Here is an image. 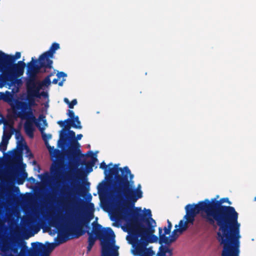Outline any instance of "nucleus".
I'll use <instances>...</instances> for the list:
<instances>
[{
	"instance_id": "33",
	"label": "nucleus",
	"mask_w": 256,
	"mask_h": 256,
	"mask_svg": "<svg viewBox=\"0 0 256 256\" xmlns=\"http://www.w3.org/2000/svg\"><path fill=\"white\" fill-rule=\"evenodd\" d=\"M78 103L77 100L76 99H74L72 100V102H70L68 104V106L70 108H73L74 106L76 105Z\"/></svg>"
},
{
	"instance_id": "35",
	"label": "nucleus",
	"mask_w": 256,
	"mask_h": 256,
	"mask_svg": "<svg viewBox=\"0 0 256 256\" xmlns=\"http://www.w3.org/2000/svg\"><path fill=\"white\" fill-rule=\"evenodd\" d=\"M56 76L58 78H60L61 77H66L67 76L66 74L63 72H58Z\"/></svg>"
},
{
	"instance_id": "14",
	"label": "nucleus",
	"mask_w": 256,
	"mask_h": 256,
	"mask_svg": "<svg viewBox=\"0 0 256 256\" xmlns=\"http://www.w3.org/2000/svg\"><path fill=\"white\" fill-rule=\"evenodd\" d=\"M134 174L130 172L128 177L124 178L122 184V186L118 192H142V186L140 184L136 187L135 186L134 181Z\"/></svg>"
},
{
	"instance_id": "19",
	"label": "nucleus",
	"mask_w": 256,
	"mask_h": 256,
	"mask_svg": "<svg viewBox=\"0 0 256 256\" xmlns=\"http://www.w3.org/2000/svg\"><path fill=\"white\" fill-rule=\"evenodd\" d=\"M118 252L113 246V244L106 241L102 242L101 256H118Z\"/></svg>"
},
{
	"instance_id": "34",
	"label": "nucleus",
	"mask_w": 256,
	"mask_h": 256,
	"mask_svg": "<svg viewBox=\"0 0 256 256\" xmlns=\"http://www.w3.org/2000/svg\"><path fill=\"white\" fill-rule=\"evenodd\" d=\"M26 146V156H28L30 158H32L33 157V154L30 152V150Z\"/></svg>"
},
{
	"instance_id": "18",
	"label": "nucleus",
	"mask_w": 256,
	"mask_h": 256,
	"mask_svg": "<svg viewBox=\"0 0 256 256\" xmlns=\"http://www.w3.org/2000/svg\"><path fill=\"white\" fill-rule=\"evenodd\" d=\"M53 180V182L51 183L48 182V186L50 190L45 189L46 185L42 182H37L36 184L32 186V190L30 192H59L61 190H57L54 187V180Z\"/></svg>"
},
{
	"instance_id": "22",
	"label": "nucleus",
	"mask_w": 256,
	"mask_h": 256,
	"mask_svg": "<svg viewBox=\"0 0 256 256\" xmlns=\"http://www.w3.org/2000/svg\"><path fill=\"white\" fill-rule=\"evenodd\" d=\"M33 80H31L29 84L32 90L34 92V94L36 96V98H40L42 96L44 97H46L48 96V94L44 92H40V90L42 89V88H40V87L36 86H34V83Z\"/></svg>"
},
{
	"instance_id": "4",
	"label": "nucleus",
	"mask_w": 256,
	"mask_h": 256,
	"mask_svg": "<svg viewBox=\"0 0 256 256\" xmlns=\"http://www.w3.org/2000/svg\"><path fill=\"white\" fill-rule=\"evenodd\" d=\"M102 208L110 214L112 221L128 220L131 209L142 193H98Z\"/></svg>"
},
{
	"instance_id": "24",
	"label": "nucleus",
	"mask_w": 256,
	"mask_h": 256,
	"mask_svg": "<svg viewBox=\"0 0 256 256\" xmlns=\"http://www.w3.org/2000/svg\"><path fill=\"white\" fill-rule=\"evenodd\" d=\"M172 249L168 246H162L159 248L156 256H172Z\"/></svg>"
},
{
	"instance_id": "23",
	"label": "nucleus",
	"mask_w": 256,
	"mask_h": 256,
	"mask_svg": "<svg viewBox=\"0 0 256 256\" xmlns=\"http://www.w3.org/2000/svg\"><path fill=\"white\" fill-rule=\"evenodd\" d=\"M97 158L96 156H92V159L90 161L86 162V160L80 161V164L82 166L84 165L88 172H90L92 171V168L94 166L96 162L97 161Z\"/></svg>"
},
{
	"instance_id": "5",
	"label": "nucleus",
	"mask_w": 256,
	"mask_h": 256,
	"mask_svg": "<svg viewBox=\"0 0 256 256\" xmlns=\"http://www.w3.org/2000/svg\"><path fill=\"white\" fill-rule=\"evenodd\" d=\"M120 164L108 167L105 178L97 186V192H118L124 178H128L131 171L128 166L119 168Z\"/></svg>"
},
{
	"instance_id": "13",
	"label": "nucleus",
	"mask_w": 256,
	"mask_h": 256,
	"mask_svg": "<svg viewBox=\"0 0 256 256\" xmlns=\"http://www.w3.org/2000/svg\"><path fill=\"white\" fill-rule=\"evenodd\" d=\"M59 48L60 44L58 43L54 42L52 44L48 50L40 56L38 59L32 58L30 62L41 64L42 66L46 64L48 66H52L53 62L51 58H53L56 51Z\"/></svg>"
},
{
	"instance_id": "20",
	"label": "nucleus",
	"mask_w": 256,
	"mask_h": 256,
	"mask_svg": "<svg viewBox=\"0 0 256 256\" xmlns=\"http://www.w3.org/2000/svg\"><path fill=\"white\" fill-rule=\"evenodd\" d=\"M21 56L20 52H16L14 56L8 55L0 50V68L3 64H12Z\"/></svg>"
},
{
	"instance_id": "30",
	"label": "nucleus",
	"mask_w": 256,
	"mask_h": 256,
	"mask_svg": "<svg viewBox=\"0 0 256 256\" xmlns=\"http://www.w3.org/2000/svg\"><path fill=\"white\" fill-rule=\"evenodd\" d=\"M112 166V163H110L108 165H106L104 162H102L100 163V168L104 170V174H106V171H108V167Z\"/></svg>"
},
{
	"instance_id": "1",
	"label": "nucleus",
	"mask_w": 256,
	"mask_h": 256,
	"mask_svg": "<svg viewBox=\"0 0 256 256\" xmlns=\"http://www.w3.org/2000/svg\"><path fill=\"white\" fill-rule=\"evenodd\" d=\"M186 214L180 220L178 225H176V232H183L188 224H192L197 214H200L202 217L210 224L215 222L219 226L218 240L223 245L222 256H239L240 224L238 222V213L232 206H221L218 210L214 208L212 203L201 202L198 204H188L185 208Z\"/></svg>"
},
{
	"instance_id": "12",
	"label": "nucleus",
	"mask_w": 256,
	"mask_h": 256,
	"mask_svg": "<svg viewBox=\"0 0 256 256\" xmlns=\"http://www.w3.org/2000/svg\"><path fill=\"white\" fill-rule=\"evenodd\" d=\"M97 220L98 218H96V220L92 223V232L95 235L94 236L102 238L101 242L105 240L113 244V246H114L115 236L114 232L110 228H102L101 225L98 224Z\"/></svg>"
},
{
	"instance_id": "32",
	"label": "nucleus",
	"mask_w": 256,
	"mask_h": 256,
	"mask_svg": "<svg viewBox=\"0 0 256 256\" xmlns=\"http://www.w3.org/2000/svg\"><path fill=\"white\" fill-rule=\"evenodd\" d=\"M0 192H20V190L18 187H16L14 190H0Z\"/></svg>"
},
{
	"instance_id": "15",
	"label": "nucleus",
	"mask_w": 256,
	"mask_h": 256,
	"mask_svg": "<svg viewBox=\"0 0 256 256\" xmlns=\"http://www.w3.org/2000/svg\"><path fill=\"white\" fill-rule=\"evenodd\" d=\"M2 94V98L10 105L14 115L17 118V112H18V110L20 108H24L26 106V104L18 99L14 98L10 92L8 94Z\"/></svg>"
},
{
	"instance_id": "6",
	"label": "nucleus",
	"mask_w": 256,
	"mask_h": 256,
	"mask_svg": "<svg viewBox=\"0 0 256 256\" xmlns=\"http://www.w3.org/2000/svg\"><path fill=\"white\" fill-rule=\"evenodd\" d=\"M26 86L27 92L26 100L28 102H23L26 104V106L24 108H20L18 110L17 118L26 120L24 124V131L30 138H33L34 130V124L36 122V118L33 114L31 106L36 105L35 98H36L30 84L26 82Z\"/></svg>"
},
{
	"instance_id": "48",
	"label": "nucleus",
	"mask_w": 256,
	"mask_h": 256,
	"mask_svg": "<svg viewBox=\"0 0 256 256\" xmlns=\"http://www.w3.org/2000/svg\"><path fill=\"white\" fill-rule=\"evenodd\" d=\"M16 138H18V136H21V135H20V133H19V134H16ZM21 138H22V137H21Z\"/></svg>"
},
{
	"instance_id": "29",
	"label": "nucleus",
	"mask_w": 256,
	"mask_h": 256,
	"mask_svg": "<svg viewBox=\"0 0 256 256\" xmlns=\"http://www.w3.org/2000/svg\"><path fill=\"white\" fill-rule=\"evenodd\" d=\"M42 140L45 142L46 146L48 149L49 152H51L50 149H53V147H52L50 146L48 144V140L52 138V135L50 134H42Z\"/></svg>"
},
{
	"instance_id": "26",
	"label": "nucleus",
	"mask_w": 256,
	"mask_h": 256,
	"mask_svg": "<svg viewBox=\"0 0 256 256\" xmlns=\"http://www.w3.org/2000/svg\"><path fill=\"white\" fill-rule=\"evenodd\" d=\"M88 246L87 247V251H88V252L91 250L95 242H96L97 238L98 237L94 236L92 234V233H91L89 232H88Z\"/></svg>"
},
{
	"instance_id": "11",
	"label": "nucleus",
	"mask_w": 256,
	"mask_h": 256,
	"mask_svg": "<svg viewBox=\"0 0 256 256\" xmlns=\"http://www.w3.org/2000/svg\"><path fill=\"white\" fill-rule=\"evenodd\" d=\"M0 72L2 74L3 77L7 82H13L16 78L20 76L24 73L26 64L23 60L18 61L17 64H3Z\"/></svg>"
},
{
	"instance_id": "36",
	"label": "nucleus",
	"mask_w": 256,
	"mask_h": 256,
	"mask_svg": "<svg viewBox=\"0 0 256 256\" xmlns=\"http://www.w3.org/2000/svg\"><path fill=\"white\" fill-rule=\"evenodd\" d=\"M83 155H84L83 157L84 156H91L92 158V156H94V154L92 150L88 151L85 154H83Z\"/></svg>"
},
{
	"instance_id": "39",
	"label": "nucleus",
	"mask_w": 256,
	"mask_h": 256,
	"mask_svg": "<svg viewBox=\"0 0 256 256\" xmlns=\"http://www.w3.org/2000/svg\"><path fill=\"white\" fill-rule=\"evenodd\" d=\"M168 228L171 229V228L172 227V224L169 220H168Z\"/></svg>"
},
{
	"instance_id": "16",
	"label": "nucleus",
	"mask_w": 256,
	"mask_h": 256,
	"mask_svg": "<svg viewBox=\"0 0 256 256\" xmlns=\"http://www.w3.org/2000/svg\"><path fill=\"white\" fill-rule=\"evenodd\" d=\"M67 114L70 118V119L68 118L64 121L60 120L58 122V124L60 126L64 127L63 130L66 128V126H69L70 127L72 126L77 129H81L82 128L78 116H75L73 110H68Z\"/></svg>"
},
{
	"instance_id": "9",
	"label": "nucleus",
	"mask_w": 256,
	"mask_h": 256,
	"mask_svg": "<svg viewBox=\"0 0 256 256\" xmlns=\"http://www.w3.org/2000/svg\"><path fill=\"white\" fill-rule=\"evenodd\" d=\"M50 223L51 226L55 227L58 232L64 226H72L76 224V226H72L70 230L74 238H78L85 233V232L82 230V224L70 218L68 216L59 214H56L51 217Z\"/></svg>"
},
{
	"instance_id": "43",
	"label": "nucleus",
	"mask_w": 256,
	"mask_h": 256,
	"mask_svg": "<svg viewBox=\"0 0 256 256\" xmlns=\"http://www.w3.org/2000/svg\"><path fill=\"white\" fill-rule=\"evenodd\" d=\"M65 79H63L62 81L60 82L58 84L60 86H62L63 85V82L65 81Z\"/></svg>"
},
{
	"instance_id": "47",
	"label": "nucleus",
	"mask_w": 256,
	"mask_h": 256,
	"mask_svg": "<svg viewBox=\"0 0 256 256\" xmlns=\"http://www.w3.org/2000/svg\"><path fill=\"white\" fill-rule=\"evenodd\" d=\"M37 168H38V172H40V166L39 165H38V166H37Z\"/></svg>"
},
{
	"instance_id": "40",
	"label": "nucleus",
	"mask_w": 256,
	"mask_h": 256,
	"mask_svg": "<svg viewBox=\"0 0 256 256\" xmlns=\"http://www.w3.org/2000/svg\"><path fill=\"white\" fill-rule=\"evenodd\" d=\"M64 102H66V104H68L70 103V101L68 100V99L66 98H65L64 100Z\"/></svg>"
},
{
	"instance_id": "3",
	"label": "nucleus",
	"mask_w": 256,
	"mask_h": 256,
	"mask_svg": "<svg viewBox=\"0 0 256 256\" xmlns=\"http://www.w3.org/2000/svg\"><path fill=\"white\" fill-rule=\"evenodd\" d=\"M156 221L152 218L150 209L136 208L132 212V225L128 228L126 240L132 244L133 254L139 256H152L154 252L147 246L150 237L155 231Z\"/></svg>"
},
{
	"instance_id": "8",
	"label": "nucleus",
	"mask_w": 256,
	"mask_h": 256,
	"mask_svg": "<svg viewBox=\"0 0 256 256\" xmlns=\"http://www.w3.org/2000/svg\"><path fill=\"white\" fill-rule=\"evenodd\" d=\"M42 223V219L39 210L34 208L30 216L23 220L20 232L25 238H28L40 231Z\"/></svg>"
},
{
	"instance_id": "44",
	"label": "nucleus",
	"mask_w": 256,
	"mask_h": 256,
	"mask_svg": "<svg viewBox=\"0 0 256 256\" xmlns=\"http://www.w3.org/2000/svg\"><path fill=\"white\" fill-rule=\"evenodd\" d=\"M54 72L50 73L48 75L46 76H48V78H50L54 75Z\"/></svg>"
},
{
	"instance_id": "49",
	"label": "nucleus",
	"mask_w": 256,
	"mask_h": 256,
	"mask_svg": "<svg viewBox=\"0 0 256 256\" xmlns=\"http://www.w3.org/2000/svg\"><path fill=\"white\" fill-rule=\"evenodd\" d=\"M4 76H2V74H0V78H3V77H4Z\"/></svg>"
},
{
	"instance_id": "42",
	"label": "nucleus",
	"mask_w": 256,
	"mask_h": 256,
	"mask_svg": "<svg viewBox=\"0 0 256 256\" xmlns=\"http://www.w3.org/2000/svg\"><path fill=\"white\" fill-rule=\"evenodd\" d=\"M12 252L14 253V254H16L18 253V250L16 248H12Z\"/></svg>"
},
{
	"instance_id": "10",
	"label": "nucleus",
	"mask_w": 256,
	"mask_h": 256,
	"mask_svg": "<svg viewBox=\"0 0 256 256\" xmlns=\"http://www.w3.org/2000/svg\"><path fill=\"white\" fill-rule=\"evenodd\" d=\"M68 238L64 234L59 232L53 243L46 242L45 244L36 242L32 244L33 250L31 256H49L50 253L58 245L64 243Z\"/></svg>"
},
{
	"instance_id": "7",
	"label": "nucleus",
	"mask_w": 256,
	"mask_h": 256,
	"mask_svg": "<svg viewBox=\"0 0 256 256\" xmlns=\"http://www.w3.org/2000/svg\"><path fill=\"white\" fill-rule=\"evenodd\" d=\"M27 77L26 78V82L29 84L30 81L33 80L34 83L36 86L42 88L44 86L48 87L50 84V79L48 76H46L42 80L40 81L38 79V74L40 73H46L49 72L52 68V66H48L46 64L42 66L41 64L30 62L27 64Z\"/></svg>"
},
{
	"instance_id": "2",
	"label": "nucleus",
	"mask_w": 256,
	"mask_h": 256,
	"mask_svg": "<svg viewBox=\"0 0 256 256\" xmlns=\"http://www.w3.org/2000/svg\"><path fill=\"white\" fill-rule=\"evenodd\" d=\"M66 126L64 130L60 132L58 144L62 148L68 149L62 152L58 149H50L49 152L54 161L50 168V174L55 188L61 190L59 192H89L90 182L86 179L80 180L76 176V170L80 159L84 155L78 148L80 144L75 140V132L70 130Z\"/></svg>"
},
{
	"instance_id": "50",
	"label": "nucleus",
	"mask_w": 256,
	"mask_h": 256,
	"mask_svg": "<svg viewBox=\"0 0 256 256\" xmlns=\"http://www.w3.org/2000/svg\"><path fill=\"white\" fill-rule=\"evenodd\" d=\"M4 194H9L10 193H4Z\"/></svg>"
},
{
	"instance_id": "51",
	"label": "nucleus",
	"mask_w": 256,
	"mask_h": 256,
	"mask_svg": "<svg viewBox=\"0 0 256 256\" xmlns=\"http://www.w3.org/2000/svg\"><path fill=\"white\" fill-rule=\"evenodd\" d=\"M255 200H256V197L255 198Z\"/></svg>"
},
{
	"instance_id": "17",
	"label": "nucleus",
	"mask_w": 256,
	"mask_h": 256,
	"mask_svg": "<svg viewBox=\"0 0 256 256\" xmlns=\"http://www.w3.org/2000/svg\"><path fill=\"white\" fill-rule=\"evenodd\" d=\"M170 230L168 227L164 228V233L162 234V230L161 228H159V234H160V242L165 244H170L174 242L178 237L181 234L182 232H176L174 234L175 230L172 232L171 235L168 236H166V234H168L170 233Z\"/></svg>"
},
{
	"instance_id": "27",
	"label": "nucleus",
	"mask_w": 256,
	"mask_h": 256,
	"mask_svg": "<svg viewBox=\"0 0 256 256\" xmlns=\"http://www.w3.org/2000/svg\"><path fill=\"white\" fill-rule=\"evenodd\" d=\"M14 174L16 176L18 184H23L28 176V174L24 170H22L20 174H19L16 173V170H14Z\"/></svg>"
},
{
	"instance_id": "28",
	"label": "nucleus",
	"mask_w": 256,
	"mask_h": 256,
	"mask_svg": "<svg viewBox=\"0 0 256 256\" xmlns=\"http://www.w3.org/2000/svg\"><path fill=\"white\" fill-rule=\"evenodd\" d=\"M38 176L40 178L42 182L45 184L46 186H48V182H50L51 183L53 182L52 175L50 174L51 180H50V176L49 173L47 172H44L43 174L38 175Z\"/></svg>"
},
{
	"instance_id": "21",
	"label": "nucleus",
	"mask_w": 256,
	"mask_h": 256,
	"mask_svg": "<svg viewBox=\"0 0 256 256\" xmlns=\"http://www.w3.org/2000/svg\"><path fill=\"white\" fill-rule=\"evenodd\" d=\"M81 207L85 214L88 217L89 220H92L94 217V204L91 202H83L81 204Z\"/></svg>"
},
{
	"instance_id": "37",
	"label": "nucleus",
	"mask_w": 256,
	"mask_h": 256,
	"mask_svg": "<svg viewBox=\"0 0 256 256\" xmlns=\"http://www.w3.org/2000/svg\"><path fill=\"white\" fill-rule=\"evenodd\" d=\"M6 81L4 78H0V88H2Z\"/></svg>"
},
{
	"instance_id": "38",
	"label": "nucleus",
	"mask_w": 256,
	"mask_h": 256,
	"mask_svg": "<svg viewBox=\"0 0 256 256\" xmlns=\"http://www.w3.org/2000/svg\"><path fill=\"white\" fill-rule=\"evenodd\" d=\"M82 134H78L76 137V138H75V140H76L78 142V140H81V138H82Z\"/></svg>"
},
{
	"instance_id": "25",
	"label": "nucleus",
	"mask_w": 256,
	"mask_h": 256,
	"mask_svg": "<svg viewBox=\"0 0 256 256\" xmlns=\"http://www.w3.org/2000/svg\"><path fill=\"white\" fill-rule=\"evenodd\" d=\"M22 162V156L20 153L15 154L10 162V166L14 170H16V165L15 163L18 164H21Z\"/></svg>"
},
{
	"instance_id": "45",
	"label": "nucleus",
	"mask_w": 256,
	"mask_h": 256,
	"mask_svg": "<svg viewBox=\"0 0 256 256\" xmlns=\"http://www.w3.org/2000/svg\"><path fill=\"white\" fill-rule=\"evenodd\" d=\"M71 194H72V193H70ZM74 194H78V196H83V195L82 194H84V193H80V192H78V193H73Z\"/></svg>"
},
{
	"instance_id": "31",
	"label": "nucleus",
	"mask_w": 256,
	"mask_h": 256,
	"mask_svg": "<svg viewBox=\"0 0 256 256\" xmlns=\"http://www.w3.org/2000/svg\"><path fill=\"white\" fill-rule=\"evenodd\" d=\"M28 182L30 184V188L32 189V186H34L38 181L33 177H30L28 179Z\"/></svg>"
},
{
	"instance_id": "41",
	"label": "nucleus",
	"mask_w": 256,
	"mask_h": 256,
	"mask_svg": "<svg viewBox=\"0 0 256 256\" xmlns=\"http://www.w3.org/2000/svg\"><path fill=\"white\" fill-rule=\"evenodd\" d=\"M58 79H56V78H54L52 80V82L54 84H58Z\"/></svg>"
},
{
	"instance_id": "46",
	"label": "nucleus",
	"mask_w": 256,
	"mask_h": 256,
	"mask_svg": "<svg viewBox=\"0 0 256 256\" xmlns=\"http://www.w3.org/2000/svg\"><path fill=\"white\" fill-rule=\"evenodd\" d=\"M0 176H6V174L4 172H2L1 173H0Z\"/></svg>"
}]
</instances>
